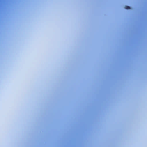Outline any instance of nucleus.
I'll return each instance as SVG.
<instances>
[{
  "label": "nucleus",
  "mask_w": 147,
  "mask_h": 147,
  "mask_svg": "<svg viewBox=\"0 0 147 147\" xmlns=\"http://www.w3.org/2000/svg\"><path fill=\"white\" fill-rule=\"evenodd\" d=\"M125 8L127 9H130V7L129 6H125Z\"/></svg>",
  "instance_id": "1"
}]
</instances>
